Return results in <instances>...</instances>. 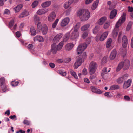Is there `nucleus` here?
Here are the masks:
<instances>
[{
    "label": "nucleus",
    "instance_id": "f257e3e1",
    "mask_svg": "<svg viewBox=\"0 0 133 133\" xmlns=\"http://www.w3.org/2000/svg\"><path fill=\"white\" fill-rule=\"evenodd\" d=\"M77 15L79 17L81 21H87L90 17L89 12L86 9L79 10L77 12Z\"/></svg>",
    "mask_w": 133,
    "mask_h": 133
},
{
    "label": "nucleus",
    "instance_id": "f03ea898",
    "mask_svg": "<svg viewBox=\"0 0 133 133\" xmlns=\"http://www.w3.org/2000/svg\"><path fill=\"white\" fill-rule=\"evenodd\" d=\"M86 54L85 53H83L82 55H80L78 59L74 63V69H76L81 64L82 62L83 61L84 58L85 57Z\"/></svg>",
    "mask_w": 133,
    "mask_h": 133
},
{
    "label": "nucleus",
    "instance_id": "7ed1b4c3",
    "mask_svg": "<svg viewBox=\"0 0 133 133\" xmlns=\"http://www.w3.org/2000/svg\"><path fill=\"white\" fill-rule=\"evenodd\" d=\"M97 67V63L94 62L92 61L90 64L89 66V73L91 75H92L95 72Z\"/></svg>",
    "mask_w": 133,
    "mask_h": 133
},
{
    "label": "nucleus",
    "instance_id": "20e7f679",
    "mask_svg": "<svg viewBox=\"0 0 133 133\" xmlns=\"http://www.w3.org/2000/svg\"><path fill=\"white\" fill-rule=\"evenodd\" d=\"M122 23L118 20L116 24L115 27L112 32L113 36L114 38H115L117 36L118 31V28Z\"/></svg>",
    "mask_w": 133,
    "mask_h": 133
},
{
    "label": "nucleus",
    "instance_id": "39448f33",
    "mask_svg": "<svg viewBox=\"0 0 133 133\" xmlns=\"http://www.w3.org/2000/svg\"><path fill=\"white\" fill-rule=\"evenodd\" d=\"M87 47V44L85 43L80 44L77 49V51L78 54H82Z\"/></svg>",
    "mask_w": 133,
    "mask_h": 133
},
{
    "label": "nucleus",
    "instance_id": "423d86ee",
    "mask_svg": "<svg viewBox=\"0 0 133 133\" xmlns=\"http://www.w3.org/2000/svg\"><path fill=\"white\" fill-rule=\"evenodd\" d=\"M122 64V68L124 70L128 69L130 66V61L128 60H126L124 61H122L120 62Z\"/></svg>",
    "mask_w": 133,
    "mask_h": 133
},
{
    "label": "nucleus",
    "instance_id": "0eeeda50",
    "mask_svg": "<svg viewBox=\"0 0 133 133\" xmlns=\"http://www.w3.org/2000/svg\"><path fill=\"white\" fill-rule=\"evenodd\" d=\"M129 76L127 74H125L122 75L117 80V83L119 84L122 83Z\"/></svg>",
    "mask_w": 133,
    "mask_h": 133
},
{
    "label": "nucleus",
    "instance_id": "6e6552de",
    "mask_svg": "<svg viewBox=\"0 0 133 133\" xmlns=\"http://www.w3.org/2000/svg\"><path fill=\"white\" fill-rule=\"evenodd\" d=\"M56 17V14L55 12L53 11L51 12L48 16V20L50 22L53 21L55 19Z\"/></svg>",
    "mask_w": 133,
    "mask_h": 133
},
{
    "label": "nucleus",
    "instance_id": "1a4fd4ad",
    "mask_svg": "<svg viewBox=\"0 0 133 133\" xmlns=\"http://www.w3.org/2000/svg\"><path fill=\"white\" fill-rule=\"evenodd\" d=\"M79 32L72 31L70 35V38L72 40L77 39L79 37Z\"/></svg>",
    "mask_w": 133,
    "mask_h": 133
},
{
    "label": "nucleus",
    "instance_id": "9d476101",
    "mask_svg": "<svg viewBox=\"0 0 133 133\" xmlns=\"http://www.w3.org/2000/svg\"><path fill=\"white\" fill-rule=\"evenodd\" d=\"M70 21V19L68 17H66L62 19L61 22V26L62 27H64L67 25Z\"/></svg>",
    "mask_w": 133,
    "mask_h": 133
},
{
    "label": "nucleus",
    "instance_id": "9b49d317",
    "mask_svg": "<svg viewBox=\"0 0 133 133\" xmlns=\"http://www.w3.org/2000/svg\"><path fill=\"white\" fill-rule=\"evenodd\" d=\"M49 11L48 9L42 8L38 10L36 12V14L39 15H43L47 13Z\"/></svg>",
    "mask_w": 133,
    "mask_h": 133
},
{
    "label": "nucleus",
    "instance_id": "f8f14e48",
    "mask_svg": "<svg viewBox=\"0 0 133 133\" xmlns=\"http://www.w3.org/2000/svg\"><path fill=\"white\" fill-rule=\"evenodd\" d=\"M122 46L124 48H125L127 47L128 44V40L127 37L124 36L122 39Z\"/></svg>",
    "mask_w": 133,
    "mask_h": 133
},
{
    "label": "nucleus",
    "instance_id": "ddd939ff",
    "mask_svg": "<svg viewBox=\"0 0 133 133\" xmlns=\"http://www.w3.org/2000/svg\"><path fill=\"white\" fill-rule=\"evenodd\" d=\"M132 81L131 79H128L127 81H125L123 85V88L126 89L129 87L131 85Z\"/></svg>",
    "mask_w": 133,
    "mask_h": 133
},
{
    "label": "nucleus",
    "instance_id": "4468645a",
    "mask_svg": "<svg viewBox=\"0 0 133 133\" xmlns=\"http://www.w3.org/2000/svg\"><path fill=\"white\" fill-rule=\"evenodd\" d=\"M63 36L62 34L61 33H59L56 35L54 37L53 41L55 42H58Z\"/></svg>",
    "mask_w": 133,
    "mask_h": 133
},
{
    "label": "nucleus",
    "instance_id": "2eb2a0df",
    "mask_svg": "<svg viewBox=\"0 0 133 133\" xmlns=\"http://www.w3.org/2000/svg\"><path fill=\"white\" fill-rule=\"evenodd\" d=\"M29 14V11L26 10H24L19 16V18H23L27 16Z\"/></svg>",
    "mask_w": 133,
    "mask_h": 133
},
{
    "label": "nucleus",
    "instance_id": "dca6fc26",
    "mask_svg": "<svg viewBox=\"0 0 133 133\" xmlns=\"http://www.w3.org/2000/svg\"><path fill=\"white\" fill-rule=\"evenodd\" d=\"M109 32L108 31H106L103 33L101 35L100 38L99 40L100 41H103L104 40L107 38Z\"/></svg>",
    "mask_w": 133,
    "mask_h": 133
},
{
    "label": "nucleus",
    "instance_id": "f3484780",
    "mask_svg": "<svg viewBox=\"0 0 133 133\" xmlns=\"http://www.w3.org/2000/svg\"><path fill=\"white\" fill-rule=\"evenodd\" d=\"M51 2L50 1H47L44 2L41 4V6L43 8L49 7L51 4Z\"/></svg>",
    "mask_w": 133,
    "mask_h": 133
},
{
    "label": "nucleus",
    "instance_id": "a211bd4d",
    "mask_svg": "<svg viewBox=\"0 0 133 133\" xmlns=\"http://www.w3.org/2000/svg\"><path fill=\"white\" fill-rule=\"evenodd\" d=\"M48 28L46 24H44L43 25L41 28V30L42 34L44 35H45L47 33Z\"/></svg>",
    "mask_w": 133,
    "mask_h": 133
},
{
    "label": "nucleus",
    "instance_id": "6ab92c4d",
    "mask_svg": "<svg viewBox=\"0 0 133 133\" xmlns=\"http://www.w3.org/2000/svg\"><path fill=\"white\" fill-rule=\"evenodd\" d=\"M23 5L21 4L18 5L17 6L13 8V9L14 10L15 13H17L19 12L21 9L23 7Z\"/></svg>",
    "mask_w": 133,
    "mask_h": 133
},
{
    "label": "nucleus",
    "instance_id": "aec40b11",
    "mask_svg": "<svg viewBox=\"0 0 133 133\" xmlns=\"http://www.w3.org/2000/svg\"><path fill=\"white\" fill-rule=\"evenodd\" d=\"M117 12V11L116 9H114L112 10L110 15V18L111 19L114 18L116 16Z\"/></svg>",
    "mask_w": 133,
    "mask_h": 133
},
{
    "label": "nucleus",
    "instance_id": "412c9836",
    "mask_svg": "<svg viewBox=\"0 0 133 133\" xmlns=\"http://www.w3.org/2000/svg\"><path fill=\"white\" fill-rule=\"evenodd\" d=\"M74 45L72 43H70L67 44L65 46V49L68 51L71 50L74 46Z\"/></svg>",
    "mask_w": 133,
    "mask_h": 133
},
{
    "label": "nucleus",
    "instance_id": "4be33fe9",
    "mask_svg": "<svg viewBox=\"0 0 133 133\" xmlns=\"http://www.w3.org/2000/svg\"><path fill=\"white\" fill-rule=\"evenodd\" d=\"M107 19L106 17H103L101 18L97 21V23L100 25H102Z\"/></svg>",
    "mask_w": 133,
    "mask_h": 133
},
{
    "label": "nucleus",
    "instance_id": "5701e85b",
    "mask_svg": "<svg viewBox=\"0 0 133 133\" xmlns=\"http://www.w3.org/2000/svg\"><path fill=\"white\" fill-rule=\"evenodd\" d=\"M56 44L55 43H54L51 46V51L54 54L56 53L57 51H58L56 46Z\"/></svg>",
    "mask_w": 133,
    "mask_h": 133
},
{
    "label": "nucleus",
    "instance_id": "b1692460",
    "mask_svg": "<svg viewBox=\"0 0 133 133\" xmlns=\"http://www.w3.org/2000/svg\"><path fill=\"white\" fill-rule=\"evenodd\" d=\"M91 88L92 91L94 93L99 94H101L103 93L102 91L95 87H92Z\"/></svg>",
    "mask_w": 133,
    "mask_h": 133
},
{
    "label": "nucleus",
    "instance_id": "393cba45",
    "mask_svg": "<svg viewBox=\"0 0 133 133\" xmlns=\"http://www.w3.org/2000/svg\"><path fill=\"white\" fill-rule=\"evenodd\" d=\"M116 50L114 49L111 53L110 56V59L113 60L115 57L116 55Z\"/></svg>",
    "mask_w": 133,
    "mask_h": 133
},
{
    "label": "nucleus",
    "instance_id": "a878e982",
    "mask_svg": "<svg viewBox=\"0 0 133 133\" xmlns=\"http://www.w3.org/2000/svg\"><path fill=\"white\" fill-rule=\"evenodd\" d=\"M99 2V0H96L94 2L91 7V9L92 10H95L97 8Z\"/></svg>",
    "mask_w": 133,
    "mask_h": 133
},
{
    "label": "nucleus",
    "instance_id": "bb28decb",
    "mask_svg": "<svg viewBox=\"0 0 133 133\" xmlns=\"http://www.w3.org/2000/svg\"><path fill=\"white\" fill-rule=\"evenodd\" d=\"M90 25L89 24H87L82 26L81 28V30L82 31H85L88 29L90 27Z\"/></svg>",
    "mask_w": 133,
    "mask_h": 133
},
{
    "label": "nucleus",
    "instance_id": "cd10ccee",
    "mask_svg": "<svg viewBox=\"0 0 133 133\" xmlns=\"http://www.w3.org/2000/svg\"><path fill=\"white\" fill-rule=\"evenodd\" d=\"M80 25L81 23L80 22L77 23L75 26L73 27L72 31L78 32V31L80 26Z\"/></svg>",
    "mask_w": 133,
    "mask_h": 133
},
{
    "label": "nucleus",
    "instance_id": "c85d7f7f",
    "mask_svg": "<svg viewBox=\"0 0 133 133\" xmlns=\"http://www.w3.org/2000/svg\"><path fill=\"white\" fill-rule=\"evenodd\" d=\"M126 14L125 13H123L121 16L120 18L118 20L121 23H123L126 19Z\"/></svg>",
    "mask_w": 133,
    "mask_h": 133
},
{
    "label": "nucleus",
    "instance_id": "c756f323",
    "mask_svg": "<svg viewBox=\"0 0 133 133\" xmlns=\"http://www.w3.org/2000/svg\"><path fill=\"white\" fill-rule=\"evenodd\" d=\"M112 43V39L111 38L108 39L107 41L106 46L107 48H109Z\"/></svg>",
    "mask_w": 133,
    "mask_h": 133
},
{
    "label": "nucleus",
    "instance_id": "7c9ffc66",
    "mask_svg": "<svg viewBox=\"0 0 133 133\" xmlns=\"http://www.w3.org/2000/svg\"><path fill=\"white\" fill-rule=\"evenodd\" d=\"M34 41H38L39 42H43L44 41V39L43 37L40 36H37L35 37L34 39Z\"/></svg>",
    "mask_w": 133,
    "mask_h": 133
},
{
    "label": "nucleus",
    "instance_id": "2f4dec72",
    "mask_svg": "<svg viewBox=\"0 0 133 133\" xmlns=\"http://www.w3.org/2000/svg\"><path fill=\"white\" fill-rule=\"evenodd\" d=\"M70 36V34L69 33H67L65 34L64 36L63 37V43L64 42H66L69 39Z\"/></svg>",
    "mask_w": 133,
    "mask_h": 133
},
{
    "label": "nucleus",
    "instance_id": "473e14b6",
    "mask_svg": "<svg viewBox=\"0 0 133 133\" xmlns=\"http://www.w3.org/2000/svg\"><path fill=\"white\" fill-rule=\"evenodd\" d=\"M34 21L35 23L40 22V17L37 15H35L34 17Z\"/></svg>",
    "mask_w": 133,
    "mask_h": 133
},
{
    "label": "nucleus",
    "instance_id": "72a5a7b5",
    "mask_svg": "<svg viewBox=\"0 0 133 133\" xmlns=\"http://www.w3.org/2000/svg\"><path fill=\"white\" fill-rule=\"evenodd\" d=\"M30 31L31 35L34 36L36 34V30L33 27H31L30 28Z\"/></svg>",
    "mask_w": 133,
    "mask_h": 133
},
{
    "label": "nucleus",
    "instance_id": "f704fd0d",
    "mask_svg": "<svg viewBox=\"0 0 133 133\" xmlns=\"http://www.w3.org/2000/svg\"><path fill=\"white\" fill-rule=\"evenodd\" d=\"M70 72L71 75L73 76L75 79H78V77L76 73L72 69H70Z\"/></svg>",
    "mask_w": 133,
    "mask_h": 133
},
{
    "label": "nucleus",
    "instance_id": "c9c22d12",
    "mask_svg": "<svg viewBox=\"0 0 133 133\" xmlns=\"http://www.w3.org/2000/svg\"><path fill=\"white\" fill-rule=\"evenodd\" d=\"M133 24L132 22L131 21H130L127 25L126 28V31H129L131 27V26Z\"/></svg>",
    "mask_w": 133,
    "mask_h": 133
},
{
    "label": "nucleus",
    "instance_id": "e433bc0d",
    "mask_svg": "<svg viewBox=\"0 0 133 133\" xmlns=\"http://www.w3.org/2000/svg\"><path fill=\"white\" fill-rule=\"evenodd\" d=\"M64 44V43L63 41L61 42L57 46V48L58 51L60 50L62 48Z\"/></svg>",
    "mask_w": 133,
    "mask_h": 133
},
{
    "label": "nucleus",
    "instance_id": "4c0bfd02",
    "mask_svg": "<svg viewBox=\"0 0 133 133\" xmlns=\"http://www.w3.org/2000/svg\"><path fill=\"white\" fill-rule=\"evenodd\" d=\"M59 21V19H56L52 24V27L53 28H55L56 26Z\"/></svg>",
    "mask_w": 133,
    "mask_h": 133
},
{
    "label": "nucleus",
    "instance_id": "58836bf2",
    "mask_svg": "<svg viewBox=\"0 0 133 133\" xmlns=\"http://www.w3.org/2000/svg\"><path fill=\"white\" fill-rule=\"evenodd\" d=\"M119 88V86L117 85H114L111 86L109 89V90H112L118 89Z\"/></svg>",
    "mask_w": 133,
    "mask_h": 133
},
{
    "label": "nucleus",
    "instance_id": "ea45409f",
    "mask_svg": "<svg viewBox=\"0 0 133 133\" xmlns=\"http://www.w3.org/2000/svg\"><path fill=\"white\" fill-rule=\"evenodd\" d=\"M110 24V22L109 21H107L104 24L103 26L104 28V29H107L108 28Z\"/></svg>",
    "mask_w": 133,
    "mask_h": 133
},
{
    "label": "nucleus",
    "instance_id": "a19ab883",
    "mask_svg": "<svg viewBox=\"0 0 133 133\" xmlns=\"http://www.w3.org/2000/svg\"><path fill=\"white\" fill-rule=\"evenodd\" d=\"M99 26H96L93 29V32L94 34H96L97 33L99 30Z\"/></svg>",
    "mask_w": 133,
    "mask_h": 133
},
{
    "label": "nucleus",
    "instance_id": "79ce46f5",
    "mask_svg": "<svg viewBox=\"0 0 133 133\" xmlns=\"http://www.w3.org/2000/svg\"><path fill=\"white\" fill-rule=\"evenodd\" d=\"M107 57V56H105L103 58L101 61L102 64H103L106 62Z\"/></svg>",
    "mask_w": 133,
    "mask_h": 133
},
{
    "label": "nucleus",
    "instance_id": "37998d69",
    "mask_svg": "<svg viewBox=\"0 0 133 133\" xmlns=\"http://www.w3.org/2000/svg\"><path fill=\"white\" fill-rule=\"evenodd\" d=\"M2 88V90L3 92H5L7 91L8 90L7 87L4 85H1Z\"/></svg>",
    "mask_w": 133,
    "mask_h": 133
},
{
    "label": "nucleus",
    "instance_id": "c03bdc74",
    "mask_svg": "<svg viewBox=\"0 0 133 133\" xmlns=\"http://www.w3.org/2000/svg\"><path fill=\"white\" fill-rule=\"evenodd\" d=\"M122 64L120 63L116 69V71L118 72L122 68Z\"/></svg>",
    "mask_w": 133,
    "mask_h": 133
},
{
    "label": "nucleus",
    "instance_id": "a18cd8bd",
    "mask_svg": "<svg viewBox=\"0 0 133 133\" xmlns=\"http://www.w3.org/2000/svg\"><path fill=\"white\" fill-rule=\"evenodd\" d=\"M38 1H34L32 3L31 6L32 8L36 7L38 5Z\"/></svg>",
    "mask_w": 133,
    "mask_h": 133
},
{
    "label": "nucleus",
    "instance_id": "49530a36",
    "mask_svg": "<svg viewBox=\"0 0 133 133\" xmlns=\"http://www.w3.org/2000/svg\"><path fill=\"white\" fill-rule=\"evenodd\" d=\"M88 34L87 32H84L81 35V37L83 39H85L88 37Z\"/></svg>",
    "mask_w": 133,
    "mask_h": 133
},
{
    "label": "nucleus",
    "instance_id": "de8ad7c7",
    "mask_svg": "<svg viewBox=\"0 0 133 133\" xmlns=\"http://www.w3.org/2000/svg\"><path fill=\"white\" fill-rule=\"evenodd\" d=\"M19 82L18 81H12L11 83V84L13 86H16L18 85Z\"/></svg>",
    "mask_w": 133,
    "mask_h": 133
},
{
    "label": "nucleus",
    "instance_id": "09e8293b",
    "mask_svg": "<svg viewBox=\"0 0 133 133\" xmlns=\"http://www.w3.org/2000/svg\"><path fill=\"white\" fill-rule=\"evenodd\" d=\"M59 72L60 74L63 76H65L66 75V72L63 71L62 70H59Z\"/></svg>",
    "mask_w": 133,
    "mask_h": 133
},
{
    "label": "nucleus",
    "instance_id": "8fccbe9b",
    "mask_svg": "<svg viewBox=\"0 0 133 133\" xmlns=\"http://www.w3.org/2000/svg\"><path fill=\"white\" fill-rule=\"evenodd\" d=\"M107 72L106 70V68H104L102 70V72L101 75L102 76L106 74Z\"/></svg>",
    "mask_w": 133,
    "mask_h": 133
},
{
    "label": "nucleus",
    "instance_id": "3c124183",
    "mask_svg": "<svg viewBox=\"0 0 133 133\" xmlns=\"http://www.w3.org/2000/svg\"><path fill=\"white\" fill-rule=\"evenodd\" d=\"M14 23V20L13 19L11 20L9 23V26L11 29L13 31V30L11 29V27L12 26Z\"/></svg>",
    "mask_w": 133,
    "mask_h": 133
},
{
    "label": "nucleus",
    "instance_id": "603ef678",
    "mask_svg": "<svg viewBox=\"0 0 133 133\" xmlns=\"http://www.w3.org/2000/svg\"><path fill=\"white\" fill-rule=\"evenodd\" d=\"M10 14V12L9 10L8 9H5L4 12V14L9 15Z\"/></svg>",
    "mask_w": 133,
    "mask_h": 133
},
{
    "label": "nucleus",
    "instance_id": "864d4df0",
    "mask_svg": "<svg viewBox=\"0 0 133 133\" xmlns=\"http://www.w3.org/2000/svg\"><path fill=\"white\" fill-rule=\"evenodd\" d=\"M5 80V78L4 77H2L0 79L1 85H3L4 83Z\"/></svg>",
    "mask_w": 133,
    "mask_h": 133
},
{
    "label": "nucleus",
    "instance_id": "5fc2aeb1",
    "mask_svg": "<svg viewBox=\"0 0 133 133\" xmlns=\"http://www.w3.org/2000/svg\"><path fill=\"white\" fill-rule=\"evenodd\" d=\"M70 5L68 2H66L64 4V7L65 9H67L69 7Z\"/></svg>",
    "mask_w": 133,
    "mask_h": 133
},
{
    "label": "nucleus",
    "instance_id": "6e6d98bb",
    "mask_svg": "<svg viewBox=\"0 0 133 133\" xmlns=\"http://www.w3.org/2000/svg\"><path fill=\"white\" fill-rule=\"evenodd\" d=\"M38 24H37V30H39L41 28V23L40 22L37 23Z\"/></svg>",
    "mask_w": 133,
    "mask_h": 133
},
{
    "label": "nucleus",
    "instance_id": "4d7b16f0",
    "mask_svg": "<svg viewBox=\"0 0 133 133\" xmlns=\"http://www.w3.org/2000/svg\"><path fill=\"white\" fill-rule=\"evenodd\" d=\"M93 0H86L85 1V3L86 4H88L91 3Z\"/></svg>",
    "mask_w": 133,
    "mask_h": 133
},
{
    "label": "nucleus",
    "instance_id": "13d9d810",
    "mask_svg": "<svg viewBox=\"0 0 133 133\" xmlns=\"http://www.w3.org/2000/svg\"><path fill=\"white\" fill-rule=\"evenodd\" d=\"M87 70L85 68H84L83 70L82 73V74L84 75H86L87 74Z\"/></svg>",
    "mask_w": 133,
    "mask_h": 133
},
{
    "label": "nucleus",
    "instance_id": "bf43d9fd",
    "mask_svg": "<svg viewBox=\"0 0 133 133\" xmlns=\"http://www.w3.org/2000/svg\"><path fill=\"white\" fill-rule=\"evenodd\" d=\"M71 59L70 58H66L64 60V62L66 63H68L71 61Z\"/></svg>",
    "mask_w": 133,
    "mask_h": 133
},
{
    "label": "nucleus",
    "instance_id": "052dcab7",
    "mask_svg": "<svg viewBox=\"0 0 133 133\" xmlns=\"http://www.w3.org/2000/svg\"><path fill=\"white\" fill-rule=\"evenodd\" d=\"M16 35L17 37L19 38L21 35V34L19 31H18L16 32Z\"/></svg>",
    "mask_w": 133,
    "mask_h": 133
},
{
    "label": "nucleus",
    "instance_id": "680f3d73",
    "mask_svg": "<svg viewBox=\"0 0 133 133\" xmlns=\"http://www.w3.org/2000/svg\"><path fill=\"white\" fill-rule=\"evenodd\" d=\"M105 96H107L108 98H109L111 97L110 95V94L109 92H106L104 94Z\"/></svg>",
    "mask_w": 133,
    "mask_h": 133
},
{
    "label": "nucleus",
    "instance_id": "e2e57ef3",
    "mask_svg": "<svg viewBox=\"0 0 133 133\" xmlns=\"http://www.w3.org/2000/svg\"><path fill=\"white\" fill-rule=\"evenodd\" d=\"M33 48V45L31 44H29L28 45V48L29 49H32Z\"/></svg>",
    "mask_w": 133,
    "mask_h": 133
},
{
    "label": "nucleus",
    "instance_id": "0e129e2a",
    "mask_svg": "<svg viewBox=\"0 0 133 133\" xmlns=\"http://www.w3.org/2000/svg\"><path fill=\"white\" fill-rule=\"evenodd\" d=\"M124 98L127 101H129L130 100V98L129 96H125L124 97Z\"/></svg>",
    "mask_w": 133,
    "mask_h": 133
},
{
    "label": "nucleus",
    "instance_id": "69168bd1",
    "mask_svg": "<svg viewBox=\"0 0 133 133\" xmlns=\"http://www.w3.org/2000/svg\"><path fill=\"white\" fill-rule=\"evenodd\" d=\"M50 66L52 68H54L55 66V64L52 63H50L49 64Z\"/></svg>",
    "mask_w": 133,
    "mask_h": 133
},
{
    "label": "nucleus",
    "instance_id": "338daca9",
    "mask_svg": "<svg viewBox=\"0 0 133 133\" xmlns=\"http://www.w3.org/2000/svg\"><path fill=\"white\" fill-rule=\"evenodd\" d=\"M128 11L130 12H132L133 11V8L130 6L128 7Z\"/></svg>",
    "mask_w": 133,
    "mask_h": 133
},
{
    "label": "nucleus",
    "instance_id": "774afa93",
    "mask_svg": "<svg viewBox=\"0 0 133 133\" xmlns=\"http://www.w3.org/2000/svg\"><path fill=\"white\" fill-rule=\"evenodd\" d=\"M23 123L24 124H26L28 125H29V122L28 121L26 120H24L23 121Z\"/></svg>",
    "mask_w": 133,
    "mask_h": 133
}]
</instances>
